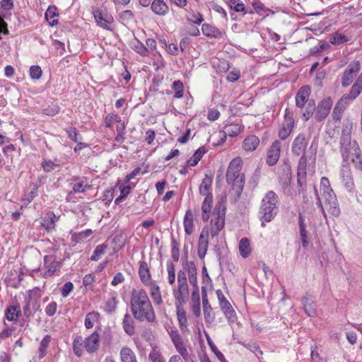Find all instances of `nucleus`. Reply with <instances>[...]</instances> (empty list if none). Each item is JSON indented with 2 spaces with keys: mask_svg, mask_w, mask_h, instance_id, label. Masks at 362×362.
<instances>
[{
  "mask_svg": "<svg viewBox=\"0 0 362 362\" xmlns=\"http://www.w3.org/2000/svg\"><path fill=\"white\" fill-rule=\"evenodd\" d=\"M349 40V38L347 36L339 32L334 33L329 39V42L333 45H341Z\"/></svg>",
  "mask_w": 362,
  "mask_h": 362,
  "instance_id": "obj_49",
  "label": "nucleus"
},
{
  "mask_svg": "<svg viewBox=\"0 0 362 362\" xmlns=\"http://www.w3.org/2000/svg\"><path fill=\"white\" fill-rule=\"evenodd\" d=\"M259 145V139L255 135H250L243 140L242 147L246 152H252Z\"/></svg>",
  "mask_w": 362,
  "mask_h": 362,
  "instance_id": "obj_21",
  "label": "nucleus"
},
{
  "mask_svg": "<svg viewBox=\"0 0 362 362\" xmlns=\"http://www.w3.org/2000/svg\"><path fill=\"white\" fill-rule=\"evenodd\" d=\"M206 150L204 147H199L193 154V156L187 160V163L189 166H195L201 158L203 157Z\"/></svg>",
  "mask_w": 362,
  "mask_h": 362,
  "instance_id": "obj_38",
  "label": "nucleus"
},
{
  "mask_svg": "<svg viewBox=\"0 0 362 362\" xmlns=\"http://www.w3.org/2000/svg\"><path fill=\"white\" fill-rule=\"evenodd\" d=\"M346 106L343 105V100L338 101L334 108L332 112L333 119L335 121H340L341 118L342 113L346 109Z\"/></svg>",
  "mask_w": 362,
  "mask_h": 362,
  "instance_id": "obj_46",
  "label": "nucleus"
},
{
  "mask_svg": "<svg viewBox=\"0 0 362 362\" xmlns=\"http://www.w3.org/2000/svg\"><path fill=\"white\" fill-rule=\"evenodd\" d=\"M100 318V314L97 312L93 311L88 313L85 317L84 325L87 329H90L93 327L94 322L98 321Z\"/></svg>",
  "mask_w": 362,
  "mask_h": 362,
  "instance_id": "obj_42",
  "label": "nucleus"
},
{
  "mask_svg": "<svg viewBox=\"0 0 362 362\" xmlns=\"http://www.w3.org/2000/svg\"><path fill=\"white\" fill-rule=\"evenodd\" d=\"M320 188L323 191V195L325 197L334 194L332 189L330 187L329 181L326 177H322L321 178Z\"/></svg>",
  "mask_w": 362,
  "mask_h": 362,
  "instance_id": "obj_48",
  "label": "nucleus"
},
{
  "mask_svg": "<svg viewBox=\"0 0 362 362\" xmlns=\"http://www.w3.org/2000/svg\"><path fill=\"white\" fill-rule=\"evenodd\" d=\"M168 280L170 284H173L175 281V269L173 263L168 260L167 262Z\"/></svg>",
  "mask_w": 362,
  "mask_h": 362,
  "instance_id": "obj_53",
  "label": "nucleus"
},
{
  "mask_svg": "<svg viewBox=\"0 0 362 362\" xmlns=\"http://www.w3.org/2000/svg\"><path fill=\"white\" fill-rule=\"evenodd\" d=\"M51 336L49 334H47L42 339L40 344V346L38 349V358L42 359L47 354V349L49 346V344L51 341Z\"/></svg>",
  "mask_w": 362,
  "mask_h": 362,
  "instance_id": "obj_36",
  "label": "nucleus"
},
{
  "mask_svg": "<svg viewBox=\"0 0 362 362\" xmlns=\"http://www.w3.org/2000/svg\"><path fill=\"white\" fill-rule=\"evenodd\" d=\"M279 211V197L274 191L267 192L262 199L259 218L262 227L265 226V222L272 221Z\"/></svg>",
  "mask_w": 362,
  "mask_h": 362,
  "instance_id": "obj_2",
  "label": "nucleus"
},
{
  "mask_svg": "<svg viewBox=\"0 0 362 362\" xmlns=\"http://www.w3.org/2000/svg\"><path fill=\"white\" fill-rule=\"evenodd\" d=\"M42 296V291L36 287L33 290H29L27 300L30 302L31 308L35 313L40 308L39 299Z\"/></svg>",
  "mask_w": 362,
  "mask_h": 362,
  "instance_id": "obj_18",
  "label": "nucleus"
},
{
  "mask_svg": "<svg viewBox=\"0 0 362 362\" xmlns=\"http://www.w3.org/2000/svg\"><path fill=\"white\" fill-rule=\"evenodd\" d=\"M243 160L240 157L233 158L229 163L227 173L226 181L228 185L238 194H241L245 183V175L241 173Z\"/></svg>",
  "mask_w": 362,
  "mask_h": 362,
  "instance_id": "obj_3",
  "label": "nucleus"
},
{
  "mask_svg": "<svg viewBox=\"0 0 362 362\" xmlns=\"http://www.w3.org/2000/svg\"><path fill=\"white\" fill-rule=\"evenodd\" d=\"M184 227L185 231L187 234L190 235L193 232V214L189 210L187 211L185 213Z\"/></svg>",
  "mask_w": 362,
  "mask_h": 362,
  "instance_id": "obj_37",
  "label": "nucleus"
},
{
  "mask_svg": "<svg viewBox=\"0 0 362 362\" xmlns=\"http://www.w3.org/2000/svg\"><path fill=\"white\" fill-rule=\"evenodd\" d=\"M139 276L141 281L146 286L153 283L151 280L149 267L145 261L139 262Z\"/></svg>",
  "mask_w": 362,
  "mask_h": 362,
  "instance_id": "obj_19",
  "label": "nucleus"
},
{
  "mask_svg": "<svg viewBox=\"0 0 362 362\" xmlns=\"http://www.w3.org/2000/svg\"><path fill=\"white\" fill-rule=\"evenodd\" d=\"M294 123L291 121L289 122H284L279 132V136L281 140L286 139L293 131Z\"/></svg>",
  "mask_w": 362,
  "mask_h": 362,
  "instance_id": "obj_34",
  "label": "nucleus"
},
{
  "mask_svg": "<svg viewBox=\"0 0 362 362\" xmlns=\"http://www.w3.org/2000/svg\"><path fill=\"white\" fill-rule=\"evenodd\" d=\"M83 339L81 337H76L73 341V351L76 356L81 357L83 354Z\"/></svg>",
  "mask_w": 362,
  "mask_h": 362,
  "instance_id": "obj_40",
  "label": "nucleus"
},
{
  "mask_svg": "<svg viewBox=\"0 0 362 362\" xmlns=\"http://www.w3.org/2000/svg\"><path fill=\"white\" fill-rule=\"evenodd\" d=\"M244 130V125L242 124L240 121H235L234 122L226 124L223 131L218 133V137L220 140L218 141L217 145H222L225 143L226 136L235 137L240 134Z\"/></svg>",
  "mask_w": 362,
  "mask_h": 362,
  "instance_id": "obj_6",
  "label": "nucleus"
},
{
  "mask_svg": "<svg viewBox=\"0 0 362 362\" xmlns=\"http://www.w3.org/2000/svg\"><path fill=\"white\" fill-rule=\"evenodd\" d=\"M226 211V197L224 196L219 199L212 213L211 226L209 230H208L209 235L211 238L218 235V233L225 226Z\"/></svg>",
  "mask_w": 362,
  "mask_h": 362,
  "instance_id": "obj_5",
  "label": "nucleus"
},
{
  "mask_svg": "<svg viewBox=\"0 0 362 362\" xmlns=\"http://www.w3.org/2000/svg\"><path fill=\"white\" fill-rule=\"evenodd\" d=\"M208 236V229L206 228H203L200 234L198 243V255L200 258H203L206 253L209 245Z\"/></svg>",
  "mask_w": 362,
  "mask_h": 362,
  "instance_id": "obj_20",
  "label": "nucleus"
},
{
  "mask_svg": "<svg viewBox=\"0 0 362 362\" xmlns=\"http://www.w3.org/2000/svg\"><path fill=\"white\" fill-rule=\"evenodd\" d=\"M171 256L174 261L178 262L180 257L179 243L174 238H172Z\"/></svg>",
  "mask_w": 362,
  "mask_h": 362,
  "instance_id": "obj_58",
  "label": "nucleus"
},
{
  "mask_svg": "<svg viewBox=\"0 0 362 362\" xmlns=\"http://www.w3.org/2000/svg\"><path fill=\"white\" fill-rule=\"evenodd\" d=\"M107 249V245L106 244L98 245L94 250L90 260L94 262L98 261L101 256L105 253Z\"/></svg>",
  "mask_w": 362,
  "mask_h": 362,
  "instance_id": "obj_47",
  "label": "nucleus"
},
{
  "mask_svg": "<svg viewBox=\"0 0 362 362\" xmlns=\"http://www.w3.org/2000/svg\"><path fill=\"white\" fill-rule=\"evenodd\" d=\"M132 49L141 56L146 57L149 54L148 49L139 40H135L132 42Z\"/></svg>",
  "mask_w": 362,
  "mask_h": 362,
  "instance_id": "obj_44",
  "label": "nucleus"
},
{
  "mask_svg": "<svg viewBox=\"0 0 362 362\" xmlns=\"http://www.w3.org/2000/svg\"><path fill=\"white\" fill-rule=\"evenodd\" d=\"M65 132L66 134L68 135V137L72 140L73 141L77 143L78 142V132L75 127H69L66 129H65Z\"/></svg>",
  "mask_w": 362,
  "mask_h": 362,
  "instance_id": "obj_64",
  "label": "nucleus"
},
{
  "mask_svg": "<svg viewBox=\"0 0 362 362\" xmlns=\"http://www.w3.org/2000/svg\"><path fill=\"white\" fill-rule=\"evenodd\" d=\"M203 35L211 38H221L223 36L221 31L216 27L209 23H204L202 26Z\"/></svg>",
  "mask_w": 362,
  "mask_h": 362,
  "instance_id": "obj_22",
  "label": "nucleus"
},
{
  "mask_svg": "<svg viewBox=\"0 0 362 362\" xmlns=\"http://www.w3.org/2000/svg\"><path fill=\"white\" fill-rule=\"evenodd\" d=\"M239 252L243 258L248 257L251 254L250 240L247 238H243L239 243Z\"/></svg>",
  "mask_w": 362,
  "mask_h": 362,
  "instance_id": "obj_31",
  "label": "nucleus"
},
{
  "mask_svg": "<svg viewBox=\"0 0 362 362\" xmlns=\"http://www.w3.org/2000/svg\"><path fill=\"white\" fill-rule=\"evenodd\" d=\"M30 76L33 79H40L42 74V71L40 66L33 65L30 67Z\"/></svg>",
  "mask_w": 362,
  "mask_h": 362,
  "instance_id": "obj_59",
  "label": "nucleus"
},
{
  "mask_svg": "<svg viewBox=\"0 0 362 362\" xmlns=\"http://www.w3.org/2000/svg\"><path fill=\"white\" fill-rule=\"evenodd\" d=\"M281 143L279 140H275L270 146L267 154V163L270 165H274L279 160L281 153Z\"/></svg>",
  "mask_w": 362,
  "mask_h": 362,
  "instance_id": "obj_13",
  "label": "nucleus"
},
{
  "mask_svg": "<svg viewBox=\"0 0 362 362\" xmlns=\"http://www.w3.org/2000/svg\"><path fill=\"white\" fill-rule=\"evenodd\" d=\"M21 314V310L16 306H9L5 310V316L9 321H16Z\"/></svg>",
  "mask_w": 362,
  "mask_h": 362,
  "instance_id": "obj_45",
  "label": "nucleus"
},
{
  "mask_svg": "<svg viewBox=\"0 0 362 362\" xmlns=\"http://www.w3.org/2000/svg\"><path fill=\"white\" fill-rule=\"evenodd\" d=\"M202 304H203V311H204L205 318H210L211 308L209 304V300L207 298L206 293L202 294Z\"/></svg>",
  "mask_w": 362,
  "mask_h": 362,
  "instance_id": "obj_55",
  "label": "nucleus"
},
{
  "mask_svg": "<svg viewBox=\"0 0 362 362\" xmlns=\"http://www.w3.org/2000/svg\"><path fill=\"white\" fill-rule=\"evenodd\" d=\"M149 359L152 362H165L164 358L161 356L156 348H153L152 351L149 354Z\"/></svg>",
  "mask_w": 362,
  "mask_h": 362,
  "instance_id": "obj_61",
  "label": "nucleus"
},
{
  "mask_svg": "<svg viewBox=\"0 0 362 362\" xmlns=\"http://www.w3.org/2000/svg\"><path fill=\"white\" fill-rule=\"evenodd\" d=\"M243 344L245 347L253 352L257 357L262 356L263 352L256 342L244 343Z\"/></svg>",
  "mask_w": 362,
  "mask_h": 362,
  "instance_id": "obj_57",
  "label": "nucleus"
},
{
  "mask_svg": "<svg viewBox=\"0 0 362 362\" xmlns=\"http://www.w3.org/2000/svg\"><path fill=\"white\" fill-rule=\"evenodd\" d=\"M58 16L57 7L54 6H49L45 14L46 20L51 26H54L58 23V20L57 19Z\"/></svg>",
  "mask_w": 362,
  "mask_h": 362,
  "instance_id": "obj_28",
  "label": "nucleus"
},
{
  "mask_svg": "<svg viewBox=\"0 0 362 362\" xmlns=\"http://www.w3.org/2000/svg\"><path fill=\"white\" fill-rule=\"evenodd\" d=\"M131 311L134 317L140 322H153L156 320L155 313L144 289H134L131 293Z\"/></svg>",
  "mask_w": 362,
  "mask_h": 362,
  "instance_id": "obj_1",
  "label": "nucleus"
},
{
  "mask_svg": "<svg viewBox=\"0 0 362 362\" xmlns=\"http://www.w3.org/2000/svg\"><path fill=\"white\" fill-rule=\"evenodd\" d=\"M60 111V107L57 103H52L46 108L42 110V113L47 116H54Z\"/></svg>",
  "mask_w": 362,
  "mask_h": 362,
  "instance_id": "obj_54",
  "label": "nucleus"
},
{
  "mask_svg": "<svg viewBox=\"0 0 362 362\" xmlns=\"http://www.w3.org/2000/svg\"><path fill=\"white\" fill-rule=\"evenodd\" d=\"M213 203L212 194L206 196L202 206V210L204 214H207L211 211Z\"/></svg>",
  "mask_w": 362,
  "mask_h": 362,
  "instance_id": "obj_56",
  "label": "nucleus"
},
{
  "mask_svg": "<svg viewBox=\"0 0 362 362\" xmlns=\"http://www.w3.org/2000/svg\"><path fill=\"white\" fill-rule=\"evenodd\" d=\"M76 182L73 184L72 190L74 193H83L90 189L91 186L86 182V178L81 179L77 178Z\"/></svg>",
  "mask_w": 362,
  "mask_h": 362,
  "instance_id": "obj_29",
  "label": "nucleus"
},
{
  "mask_svg": "<svg viewBox=\"0 0 362 362\" xmlns=\"http://www.w3.org/2000/svg\"><path fill=\"white\" fill-rule=\"evenodd\" d=\"M340 179L344 187L349 190L351 191L354 188V181L352 178V173L348 163H344L340 170Z\"/></svg>",
  "mask_w": 362,
  "mask_h": 362,
  "instance_id": "obj_16",
  "label": "nucleus"
},
{
  "mask_svg": "<svg viewBox=\"0 0 362 362\" xmlns=\"http://www.w3.org/2000/svg\"><path fill=\"white\" fill-rule=\"evenodd\" d=\"M55 214L53 212H48L42 219V226L47 231L53 230L55 227Z\"/></svg>",
  "mask_w": 362,
  "mask_h": 362,
  "instance_id": "obj_27",
  "label": "nucleus"
},
{
  "mask_svg": "<svg viewBox=\"0 0 362 362\" xmlns=\"http://www.w3.org/2000/svg\"><path fill=\"white\" fill-rule=\"evenodd\" d=\"M173 296L175 299L177 317L181 327V270L177 272V285L173 289Z\"/></svg>",
  "mask_w": 362,
  "mask_h": 362,
  "instance_id": "obj_17",
  "label": "nucleus"
},
{
  "mask_svg": "<svg viewBox=\"0 0 362 362\" xmlns=\"http://www.w3.org/2000/svg\"><path fill=\"white\" fill-rule=\"evenodd\" d=\"M302 303L303 305L305 313L309 317L315 315L316 314V304L312 299H309L307 296H303L302 298Z\"/></svg>",
  "mask_w": 362,
  "mask_h": 362,
  "instance_id": "obj_26",
  "label": "nucleus"
},
{
  "mask_svg": "<svg viewBox=\"0 0 362 362\" xmlns=\"http://www.w3.org/2000/svg\"><path fill=\"white\" fill-rule=\"evenodd\" d=\"M332 106V100L331 98H326L318 103L316 107L315 115V119L318 122L324 120L329 115Z\"/></svg>",
  "mask_w": 362,
  "mask_h": 362,
  "instance_id": "obj_12",
  "label": "nucleus"
},
{
  "mask_svg": "<svg viewBox=\"0 0 362 362\" xmlns=\"http://www.w3.org/2000/svg\"><path fill=\"white\" fill-rule=\"evenodd\" d=\"M325 207L329 210L334 216H338L340 214V209L337 204L336 196L334 194L330 195L325 197Z\"/></svg>",
  "mask_w": 362,
  "mask_h": 362,
  "instance_id": "obj_23",
  "label": "nucleus"
},
{
  "mask_svg": "<svg viewBox=\"0 0 362 362\" xmlns=\"http://www.w3.org/2000/svg\"><path fill=\"white\" fill-rule=\"evenodd\" d=\"M227 4L235 12H243V15L247 13L245 5L241 0H228Z\"/></svg>",
  "mask_w": 362,
  "mask_h": 362,
  "instance_id": "obj_39",
  "label": "nucleus"
},
{
  "mask_svg": "<svg viewBox=\"0 0 362 362\" xmlns=\"http://www.w3.org/2000/svg\"><path fill=\"white\" fill-rule=\"evenodd\" d=\"M308 144V139L303 133L299 134L293 140L291 145V152L295 156L305 154Z\"/></svg>",
  "mask_w": 362,
  "mask_h": 362,
  "instance_id": "obj_11",
  "label": "nucleus"
},
{
  "mask_svg": "<svg viewBox=\"0 0 362 362\" xmlns=\"http://www.w3.org/2000/svg\"><path fill=\"white\" fill-rule=\"evenodd\" d=\"M167 330L177 352L181 354V338L178 331L172 327H169Z\"/></svg>",
  "mask_w": 362,
  "mask_h": 362,
  "instance_id": "obj_32",
  "label": "nucleus"
},
{
  "mask_svg": "<svg viewBox=\"0 0 362 362\" xmlns=\"http://www.w3.org/2000/svg\"><path fill=\"white\" fill-rule=\"evenodd\" d=\"M119 116L117 114H108L105 117V125L107 128H111L115 122L117 121Z\"/></svg>",
  "mask_w": 362,
  "mask_h": 362,
  "instance_id": "obj_62",
  "label": "nucleus"
},
{
  "mask_svg": "<svg viewBox=\"0 0 362 362\" xmlns=\"http://www.w3.org/2000/svg\"><path fill=\"white\" fill-rule=\"evenodd\" d=\"M150 288V294L155 304L159 305L162 302V298L159 286L155 283L147 285Z\"/></svg>",
  "mask_w": 362,
  "mask_h": 362,
  "instance_id": "obj_35",
  "label": "nucleus"
},
{
  "mask_svg": "<svg viewBox=\"0 0 362 362\" xmlns=\"http://www.w3.org/2000/svg\"><path fill=\"white\" fill-rule=\"evenodd\" d=\"M121 362H138L136 356L134 351L127 347H123L119 353Z\"/></svg>",
  "mask_w": 362,
  "mask_h": 362,
  "instance_id": "obj_24",
  "label": "nucleus"
},
{
  "mask_svg": "<svg viewBox=\"0 0 362 362\" xmlns=\"http://www.w3.org/2000/svg\"><path fill=\"white\" fill-rule=\"evenodd\" d=\"M168 6L163 0H154L151 4L152 11L158 15H165L168 11Z\"/></svg>",
  "mask_w": 362,
  "mask_h": 362,
  "instance_id": "obj_30",
  "label": "nucleus"
},
{
  "mask_svg": "<svg viewBox=\"0 0 362 362\" xmlns=\"http://www.w3.org/2000/svg\"><path fill=\"white\" fill-rule=\"evenodd\" d=\"M216 295L221 310L223 312L226 317L228 320L229 323H233L235 322L237 318L234 309L221 290L216 291Z\"/></svg>",
  "mask_w": 362,
  "mask_h": 362,
  "instance_id": "obj_8",
  "label": "nucleus"
},
{
  "mask_svg": "<svg viewBox=\"0 0 362 362\" xmlns=\"http://www.w3.org/2000/svg\"><path fill=\"white\" fill-rule=\"evenodd\" d=\"M74 289V284L71 281H67L66 282L62 289H61V293H62V296L64 297V298H66L67 297L70 293L73 291Z\"/></svg>",
  "mask_w": 362,
  "mask_h": 362,
  "instance_id": "obj_63",
  "label": "nucleus"
},
{
  "mask_svg": "<svg viewBox=\"0 0 362 362\" xmlns=\"http://www.w3.org/2000/svg\"><path fill=\"white\" fill-rule=\"evenodd\" d=\"M92 13L98 26L107 30H112V25L114 22V18L111 14L107 12L103 13L95 7H93Z\"/></svg>",
  "mask_w": 362,
  "mask_h": 362,
  "instance_id": "obj_7",
  "label": "nucleus"
},
{
  "mask_svg": "<svg viewBox=\"0 0 362 362\" xmlns=\"http://www.w3.org/2000/svg\"><path fill=\"white\" fill-rule=\"evenodd\" d=\"M350 158L356 168L362 170V157L361 149L359 148L358 152H354L350 156Z\"/></svg>",
  "mask_w": 362,
  "mask_h": 362,
  "instance_id": "obj_51",
  "label": "nucleus"
},
{
  "mask_svg": "<svg viewBox=\"0 0 362 362\" xmlns=\"http://www.w3.org/2000/svg\"><path fill=\"white\" fill-rule=\"evenodd\" d=\"M362 91V73L359 75L356 82L351 86L349 91L350 98L356 99Z\"/></svg>",
  "mask_w": 362,
  "mask_h": 362,
  "instance_id": "obj_33",
  "label": "nucleus"
},
{
  "mask_svg": "<svg viewBox=\"0 0 362 362\" xmlns=\"http://www.w3.org/2000/svg\"><path fill=\"white\" fill-rule=\"evenodd\" d=\"M304 107H305V110L302 112V115L304 120L308 121L312 117L315 110L316 107L315 101L313 100H310Z\"/></svg>",
  "mask_w": 362,
  "mask_h": 362,
  "instance_id": "obj_43",
  "label": "nucleus"
},
{
  "mask_svg": "<svg viewBox=\"0 0 362 362\" xmlns=\"http://www.w3.org/2000/svg\"><path fill=\"white\" fill-rule=\"evenodd\" d=\"M122 325L124 331L129 336H132L135 332L134 321L129 313H126L124 316Z\"/></svg>",
  "mask_w": 362,
  "mask_h": 362,
  "instance_id": "obj_25",
  "label": "nucleus"
},
{
  "mask_svg": "<svg viewBox=\"0 0 362 362\" xmlns=\"http://www.w3.org/2000/svg\"><path fill=\"white\" fill-rule=\"evenodd\" d=\"M84 349L88 354L96 352L100 345V335L97 331L88 336L84 340Z\"/></svg>",
  "mask_w": 362,
  "mask_h": 362,
  "instance_id": "obj_14",
  "label": "nucleus"
},
{
  "mask_svg": "<svg viewBox=\"0 0 362 362\" xmlns=\"http://www.w3.org/2000/svg\"><path fill=\"white\" fill-rule=\"evenodd\" d=\"M189 281L193 285H197V269L193 262L187 264Z\"/></svg>",
  "mask_w": 362,
  "mask_h": 362,
  "instance_id": "obj_52",
  "label": "nucleus"
},
{
  "mask_svg": "<svg viewBox=\"0 0 362 362\" xmlns=\"http://www.w3.org/2000/svg\"><path fill=\"white\" fill-rule=\"evenodd\" d=\"M359 70L360 64L358 62H353L350 63L344 71L341 79L342 86H349L352 83L354 78L357 75Z\"/></svg>",
  "mask_w": 362,
  "mask_h": 362,
  "instance_id": "obj_10",
  "label": "nucleus"
},
{
  "mask_svg": "<svg viewBox=\"0 0 362 362\" xmlns=\"http://www.w3.org/2000/svg\"><path fill=\"white\" fill-rule=\"evenodd\" d=\"M310 93L311 88L309 86H303L299 88L295 98L297 107L302 110L308 104Z\"/></svg>",
  "mask_w": 362,
  "mask_h": 362,
  "instance_id": "obj_15",
  "label": "nucleus"
},
{
  "mask_svg": "<svg viewBox=\"0 0 362 362\" xmlns=\"http://www.w3.org/2000/svg\"><path fill=\"white\" fill-rule=\"evenodd\" d=\"M352 129L353 122L349 119L344 120L340 141V152L344 163H347L352 153L358 152L360 148L357 142L356 141H351V139Z\"/></svg>",
  "mask_w": 362,
  "mask_h": 362,
  "instance_id": "obj_4",
  "label": "nucleus"
},
{
  "mask_svg": "<svg viewBox=\"0 0 362 362\" xmlns=\"http://www.w3.org/2000/svg\"><path fill=\"white\" fill-rule=\"evenodd\" d=\"M118 300L116 296L110 298L105 303V310L108 314L113 313L117 306Z\"/></svg>",
  "mask_w": 362,
  "mask_h": 362,
  "instance_id": "obj_50",
  "label": "nucleus"
},
{
  "mask_svg": "<svg viewBox=\"0 0 362 362\" xmlns=\"http://www.w3.org/2000/svg\"><path fill=\"white\" fill-rule=\"evenodd\" d=\"M44 264L46 271L42 274L43 277L49 278L54 276L57 272H59L62 267L60 261H57L53 255H45L44 257Z\"/></svg>",
  "mask_w": 362,
  "mask_h": 362,
  "instance_id": "obj_9",
  "label": "nucleus"
},
{
  "mask_svg": "<svg viewBox=\"0 0 362 362\" xmlns=\"http://www.w3.org/2000/svg\"><path fill=\"white\" fill-rule=\"evenodd\" d=\"M300 156L298 165V173L303 176L306 175L307 157L305 154Z\"/></svg>",
  "mask_w": 362,
  "mask_h": 362,
  "instance_id": "obj_60",
  "label": "nucleus"
},
{
  "mask_svg": "<svg viewBox=\"0 0 362 362\" xmlns=\"http://www.w3.org/2000/svg\"><path fill=\"white\" fill-rule=\"evenodd\" d=\"M212 184V180L208 175H206L205 177L202 180V182L199 186V193L202 196L210 195L211 194L209 192L211 186Z\"/></svg>",
  "mask_w": 362,
  "mask_h": 362,
  "instance_id": "obj_41",
  "label": "nucleus"
}]
</instances>
